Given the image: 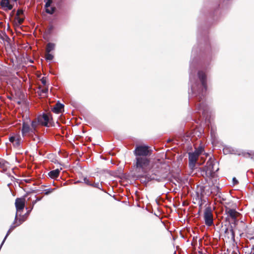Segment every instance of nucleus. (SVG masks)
<instances>
[{
    "label": "nucleus",
    "mask_w": 254,
    "mask_h": 254,
    "mask_svg": "<svg viewBox=\"0 0 254 254\" xmlns=\"http://www.w3.org/2000/svg\"><path fill=\"white\" fill-rule=\"evenodd\" d=\"M152 172L155 176L153 179L159 182L171 181V175L170 173V169L168 165L162 164L158 161L152 167Z\"/></svg>",
    "instance_id": "f257e3e1"
},
{
    "label": "nucleus",
    "mask_w": 254,
    "mask_h": 254,
    "mask_svg": "<svg viewBox=\"0 0 254 254\" xmlns=\"http://www.w3.org/2000/svg\"><path fill=\"white\" fill-rule=\"evenodd\" d=\"M198 77L201 82L200 84L195 82L191 73L190 74V82L191 83V89L193 94L203 95L207 89L206 76L202 71L198 72Z\"/></svg>",
    "instance_id": "f03ea898"
},
{
    "label": "nucleus",
    "mask_w": 254,
    "mask_h": 254,
    "mask_svg": "<svg viewBox=\"0 0 254 254\" xmlns=\"http://www.w3.org/2000/svg\"><path fill=\"white\" fill-rule=\"evenodd\" d=\"M207 185L204 187L205 194L209 195L211 193H217L219 191L218 179L217 176L205 177Z\"/></svg>",
    "instance_id": "7ed1b4c3"
},
{
    "label": "nucleus",
    "mask_w": 254,
    "mask_h": 254,
    "mask_svg": "<svg viewBox=\"0 0 254 254\" xmlns=\"http://www.w3.org/2000/svg\"><path fill=\"white\" fill-rule=\"evenodd\" d=\"M218 169L217 162L210 158L206 163V165L203 168L201 174L204 177L216 176L215 173Z\"/></svg>",
    "instance_id": "20e7f679"
},
{
    "label": "nucleus",
    "mask_w": 254,
    "mask_h": 254,
    "mask_svg": "<svg viewBox=\"0 0 254 254\" xmlns=\"http://www.w3.org/2000/svg\"><path fill=\"white\" fill-rule=\"evenodd\" d=\"M135 166L138 172L145 173L150 169V161L145 157H137Z\"/></svg>",
    "instance_id": "39448f33"
},
{
    "label": "nucleus",
    "mask_w": 254,
    "mask_h": 254,
    "mask_svg": "<svg viewBox=\"0 0 254 254\" xmlns=\"http://www.w3.org/2000/svg\"><path fill=\"white\" fill-rule=\"evenodd\" d=\"M203 151V148L202 146H199L194 152L189 153V166L191 169L194 168L198 156L202 153Z\"/></svg>",
    "instance_id": "423d86ee"
},
{
    "label": "nucleus",
    "mask_w": 254,
    "mask_h": 254,
    "mask_svg": "<svg viewBox=\"0 0 254 254\" xmlns=\"http://www.w3.org/2000/svg\"><path fill=\"white\" fill-rule=\"evenodd\" d=\"M150 151L149 147L146 145H138L134 150V154L137 157H145L149 155Z\"/></svg>",
    "instance_id": "0eeeda50"
},
{
    "label": "nucleus",
    "mask_w": 254,
    "mask_h": 254,
    "mask_svg": "<svg viewBox=\"0 0 254 254\" xmlns=\"http://www.w3.org/2000/svg\"><path fill=\"white\" fill-rule=\"evenodd\" d=\"M204 219L205 221V224L210 226L213 224V215L212 210L210 207H207L204 212Z\"/></svg>",
    "instance_id": "6e6552de"
},
{
    "label": "nucleus",
    "mask_w": 254,
    "mask_h": 254,
    "mask_svg": "<svg viewBox=\"0 0 254 254\" xmlns=\"http://www.w3.org/2000/svg\"><path fill=\"white\" fill-rule=\"evenodd\" d=\"M21 132L23 136H25L28 134H32L35 133V131L32 128L28 121L23 123Z\"/></svg>",
    "instance_id": "1a4fd4ad"
},
{
    "label": "nucleus",
    "mask_w": 254,
    "mask_h": 254,
    "mask_svg": "<svg viewBox=\"0 0 254 254\" xmlns=\"http://www.w3.org/2000/svg\"><path fill=\"white\" fill-rule=\"evenodd\" d=\"M25 201V200L24 198H17L16 199L15 204L17 212L15 215V219L18 217V213L22 211L24 208Z\"/></svg>",
    "instance_id": "9d476101"
},
{
    "label": "nucleus",
    "mask_w": 254,
    "mask_h": 254,
    "mask_svg": "<svg viewBox=\"0 0 254 254\" xmlns=\"http://www.w3.org/2000/svg\"><path fill=\"white\" fill-rule=\"evenodd\" d=\"M37 120H38L39 124L46 127H48V124L50 122V115L48 114H43L42 116H39Z\"/></svg>",
    "instance_id": "9b49d317"
},
{
    "label": "nucleus",
    "mask_w": 254,
    "mask_h": 254,
    "mask_svg": "<svg viewBox=\"0 0 254 254\" xmlns=\"http://www.w3.org/2000/svg\"><path fill=\"white\" fill-rule=\"evenodd\" d=\"M223 151L225 153H230L238 155H245L246 154L242 150L233 147H225Z\"/></svg>",
    "instance_id": "f8f14e48"
},
{
    "label": "nucleus",
    "mask_w": 254,
    "mask_h": 254,
    "mask_svg": "<svg viewBox=\"0 0 254 254\" xmlns=\"http://www.w3.org/2000/svg\"><path fill=\"white\" fill-rule=\"evenodd\" d=\"M45 9L47 13L49 14H53L55 10V7L51 6V4L52 3V0H45Z\"/></svg>",
    "instance_id": "ddd939ff"
},
{
    "label": "nucleus",
    "mask_w": 254,
    "mask_h": 254,
    "mask_svg": "<svg viewBox=\"0 0 254 254\" xmlns=\"http://www.w3.org/2000/svg\"><path fill=\"white\" fill-rule=\"evenodd\" d=\"M226 212L233 219L235 220L239 216V213L236 211L235 209L227 208L226 209Z\"/></svg>",
    "instance_id": "4468645a"
},
{
    "label": "nucleus",
    "mask_w": 254,
    "mask_h": 254,
    "mask_svg": "<svg viewBox=\"0 0 254 254\" xmlns=\"http://www.w3.org/2000/svg\"><path fill=\"white\" fill-rule=\"evenodd\" d=\"M64 105L63 104L58 102L53 108L52 111L56 114H59L62 112V110H64Z\"/></svg>",
    "instance_id": "2eb2a0df"
},
{
    "label": "nucleus",
    "mask_w": 254,
    "mask_h": 254,
    "mask_svg": "<svg viewBox=\"0 0 254 254\" xmlns=\"http://www.w3.org/2000/svg\"><path fill=\"white\" fill-rule=\"evenodd\" d=\"M1 6L4 8L8 10H11L12 8V5L9 3V0H1Z\"/></svg>",
    "instance_id": "dca6fc26"
},
{
    "label": "nucleus",
    "mask_w": 254,
    "mask_h": 254,
    "mask_svg": "<svg viewBox=\"0 0 254 254\" xmlns=\"http://www.w3.org/2000/svg\"><path fill=\"white\" fill-rule=\"evenodd\" d=\"M25 220V218L24 215H23L21 218H20L18 220V221H17V218L16 219H15L14 223L10 226V227L11 226H14V229L16 226H18L22 224Z\"/></svg>",
    "instance_id": "f3484780"
},
{
    "label": "nucleus",
    "mask_w": 254,
    "mask_h": 254,
    "mask_svg": "<svg viewBox=\"0 0 254 254\" xmlns=\"http://www.w3.org/2000/svg\"><path fill=\"white\" fill-rule=\"evenodd\" d=\"M32 128L33 129L34 131L35 132L36 130V128L38 127V125L40 124L38 122V120L37 121H31L30 120L28 121Z\"/></svg>",
    "instance_id": "a211bd4d"
},
{
    "label": "nucleus",
    "mask_w": 254,
    "mask_h": 254,
    "mask_svg": "<svg viewBox=\"0 0 254 254\" xmlns=\"http://www.w3.org/2000/svg\"><path fill=\"white\" fill-rule=\"evenodd\" d=\"M56 45L53 43H49L46 47V53H50L51 51L54 50Z\"/></svg>",
    "instance_id": "6ab92c4d"
},
{
    "label": "nucleus",
    "mask_w": 254,
    "mask_h": 254,
    "mask_svg": "<svg viewBox=\"0 0 254 254\" xmlns=\"http://www.w3.org/2000/svg\"><path fill=\"white\" fill-rule=\"evenodd\" d=\"M59 173H60V170L56 169L55 170L50 171L49 173V176L52 178H57L59 176Z\"/></svg>",
    "instance_id": "aec40b11"
},
{
    "label": "nucleus",
    "mask_w": 254,
    "mask_h": 254,
    "mask_svg": "<svg viewBox=\"0 0 254 254\" xmlns=\"http://www.w3.org/2000/svg\"><path fill=\"white\" fill-rule=\"evenodd\" d=\"M54 56L50 53H46L45 55V59L48 61H51L53 59Z\"/></svg>",
    "instance_id": "412c9836"
},
{
    "label": "nucleus",
    "mask_w": 254,
    "mask_h": 254,
    "mask_svg": "<svg viewBox=\"0 0 254 254\" xmlns=\"http://www.w3.org/2000/svg\"><path fill=\"white\" fill-rule=\"evenodd\" d=\"M91 186L98 188L101 190H103L102 189V185L99 183L92 184Z\"/></svg>",
    "instance_id": "4be33fe9"
},
{
    "label": "nucleus",
    "mask_w": 254,
    "mask_h": 254,
    "mask_svg": "<svg viewBox=\"0 0 254 254\" xmlns=\"http://www.w3.org/2000/svg\"><path fill=\"white\" fill-rule=\"evenodd\" d=\"M13 145L15 146H18L20 144V139L19 136H17V139L15 140L14 142L13 143Z\"/></svg>",
    "instance_id": "5701e85b"
},
{
    "label": "nucleus",
    "mask_w": 254,
    "mask_h": 254,
    "mask_svg": "<svg viewBox=\"0 0 254 254\" xmlns=\"http://www.w3.org/2000/svg\"><path fill=\"white\" fill-rule=\"evenodd\" d=\"M55 190V189H48L46 190L45 194L46 195H48L49 194L53 192Z\"/></svg>",
    "instance_id": "b1692460"
},
{
    "label": "nucleus",
    "mask_w": 254,
    "mask_h": 254,
    "mask_svg": "<svg viewBox=\"0 0 254 254\" xmlns=\"http://www.w3.org/2000/svg\"><path fill=\"white\" fill-rule=\"evenodd\" d=\"M84 183L87 184L89 186H91L92 183H90V182L89 181V180L87 178H84L83 180V182Z\"/></svg>",
    "instance_id": "393cba45"
},
{
    "label": "nucleus",
    "mask_w": 254,
    "mask_h": 254,
    "mask_svg": "<svg viewBox=\"0 0 254 254\" xmlns=\"http://www.w3.org/2000/svg\"><path fill=\"white\" fill-rule=\"evenodd\" d=\"M17 139V136H11L9 137V140L10 142L13 143L15 140Z\"/></svg>",
    "instance_id": "a878e982"
},
{
    "label": "nucleus",
    "mask_w": 254,
    "mask_h": 254,
    "mask_svg": "<svg viewBox=\"0 0 254 254\" xmlns=\"http://www.w3.org/2000/svg\"><path fill=\"white\" fill-rule=\"evenodd\" d=\"M1 37L3 40H9V38L4 33H3V35L1 36Z\"/></svg>",
    "instance_id": "bb28decb"
},
{
    "label": "nucleus",
    "mask_w": 254,
    "mask_h": 254,
    "mask_svg": "<svg viewBox=\"0 0 254 254\" xmlns=\"http://www.w3.org/2000/svg\"><path fill=\"white\" fill-rule=\"evenodd\" d=\"M41 82L43 84L46 85V82H47V79L46 77H43L41 79Z\"/></svg>",
    "instance_id": "cd10ccee"
},
{
    "label": "nucleus",
    "mask_w": 254,
    "mask_h": 254,
    "mask_svg": "<svg viewBox=\"0 0 254 254\" xmlns=\"http://www.w3.org/2000/svg\"><path fill=\"white\" fill-rule=\"evenodd\" d=\"M48 89L47 88H45L41 90V92L44 94H46L48 92Z\"/></svg>",
    "instance_id": "c85d7f7f"
},
{
    "label": "nucleus",
    "mask_w": 254,
    "mask_h": 254,
    "mask_svg": "<svg viewBox=\"0 0 254 254\" xmlns=\"http://www.w3.org/2000/svg\"><path fill=\"white\" fill-rule=\"evenodd\" d=\"M23 13V10H18L17 11V15H19L20 14H22Z\"/></svg>",
    "instance_id": "c756f323"
},
{
    "label": "nucleus",
    "mask_w": 254,
    "mask_h": 254,
    "mask_svg": "<svg viewBox=\"0 0 254 254\" xmlns=\"http://www.w3.org/2000/svg\"><path fill=\"white\" fill-rule=\"evenodd\" d=\"M18 23L19 24H21L23 22V18H19L18 19Z\"/></svg>",
    "instance_id": "7c9ffc66"
},
{
    "label": "nucleus",
    "mask_w": 254,
    "mask_h": 254,
    "mask_svg": "<svg viewBox=\"0 0 254 254\" xmlns=\"http://www.w3.org/2000/svg\"><path fill=\"white\" fill-rule=\"evenodd\" d=\"M233 181L234 184L238 183V181L236 180V179L235 178H233Z\"/></svg>",
    "instance_id": "2f4dec72"
},
{
    "label": "nucleus",
    "mask_w": 254,
    "mask_h": 254,
    "mask_svg": "<svg viewBox=\"0 0 254 254\" xmlns=\"http://www.w3.org/2000/svg\"><path fill=\"white\" fill-rule=\"evenodd\" d=\"M199 110H202L203 111H204V109L202 107V105H200V107H199Z\"/></svg>",
    "instance_id": "473e14b6"
},
{
    "label": "nucleus",
    "mask_w": 254,
    "mask_h": 254,
    "mask_svg": "<svg viewBox=\"0 0 254 254\" xmlns=\"http://www.w3.org/2000/svg\"><path fill=\"white\" fill-rule=\"evenodd\" d=\"M14 1H16L17 0H14Z\"/></svg>",
    "instance_id": "72a5a7b5"
}]
</instances>
